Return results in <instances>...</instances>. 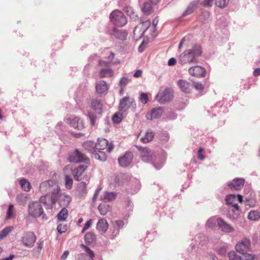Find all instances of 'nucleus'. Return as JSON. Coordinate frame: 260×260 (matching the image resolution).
I'll use <instances>...</instances> for the list:
<instances>
[{
	"label": "nucleus",
	"instance_id": "57",
	"mask_svg": "<svg viewBox=\"0 0 260 260\" xmlns=\"http://www.w3.org/2000/svg\"><path fill=\"white\" fill-rule=\"evenodd\" d=\"M204 151V149L202 148H200L199 149V151H198V158L199 159H201V160H203L205 158V156L204 155H203L202 153Z\"/></svg>",
	"mask_w": 260,
	"mask_h": 260
},
{
	"label": "nucleus",
	"instance_id": "41",
	"mask_svg": "<svg viewBox=\"0 0 260 260\" xmlns=\"http://www.w3.org/2000/svg\"><path fill=\"white\" fill-rule=\"evenodd\" d=\"M13 226H8L0 232V239L6 237L13 230Z\"/></svg>",
	"mask_w": 260,
	"mask_h": 260
},
{
	"label": "nucleus",
	"instance_id": "22",
	"mask_svg": "<svg viewBox=\"0 0 260 260\" xmlns=\"http://www.w3.org/2000/svg\"><path fill=\"white\" fill-rule=\"evenodd\" d=\"M86 185L87 183L83 181L81 182L78 184L76 190L80 197H83L87 193Z\"/></svg>",
	"mask_w": 260,
	"mask_h": 260
},
{
	"label": "nucleus",
	"instance_id": "29",
	"mask_svg": "<svg viewBox=\"0 0 260 260\" xmlns=\"http://www.w3.org/2000/svg\"><path fill=\"white\" fill-rule=\"evenodd\" d=\"M98 209L101 215H105L108 213V211H110V207L108 205L105 203L100 204L99 205Z\"/></svg>",
	"mask_w": 260,
	"mask_h": 260
},
{
	"label": "nucleus",
	"instance_id": "55",
	"mask_svg": "<svg viewBox=\"0 0 260 260\" xmlns=\"http://www.w3.org/2000/svg\"><path fill=\"white\" fill-rule=\"evenodd\" d=\"M213 0H204L202 2V4L206 7H210L212 6Z\"/></svg>",
	"mask_w": 260,
	"mask_h": 260
},
{
	"label": "nucleus",
	"instance_id": "64",
	"mask_svg": "<svg viewBox=\"0 0 260 260\" xmlns=\"http://www.w3.org/2000/svg\"><path fill=\"white\" fill-rule=\"evenodd\" d=\"M253 75L255 76H257L260 75V69L259 68L255 69L253 72Z\"/></svg>",
	"mask_w": 260,
	"mask_h": 260
},
{
	"label": "nucleus",
	"instance_id": "34",
	"mask_svg": "<svg viewBox=\"0 0 260 260\" xmlns=\"http://www.w3.org/2000/svg\"><path fill=\"white\" fill-rule=\"evenodd\" d=\"M153 10L152 5L148 2H146L144 4L142 11L145 15H149L152 13Z\"/></svg>",
	"mask_w": 260,
	"mask_h": 260
},
{
	"label": "nucleus",
	"instance_id": "45",
	"mask_svg": "<svg viewBox=\"0 0 260 260\" xmlns=\"http://www.w3.org/2000/svg\"><path fill=\"white\" fill-rule=\"evenodd\" d=\"M113 225H114V228L117 231L116 234L115 235V236H116L117 234H118L119 229L123 228V226L124 225V222L122 220H117L114 222Z\"/></svg>",
	"mask_w": 260,
	"mask_h": 260
},
{
	"label": "nucleus",
	"instance_id": "16",
	"mask_svg": "<svg viewBox=\"0 0 260 260\" xmlns=\"http://www.w3.org/2000/svg\"><path fill=\"white\" fill-rule=\"evenodd\" d=\"M132 159V153L131 152H127L123 156L118 159V162L121 166L125 167L131 163Z\"/></svg>",
	"mask_w": 260,
	"mask_h": 260
},
{
	"label": "nucleus",
	"instance_id": "13",
	"mask_svg": "<svg viewBox=\"0 0 260 260\" xmlns=\"http://www.w3.org/2000/svg\"><path fill=\"white\" fill-rule=\"evenodd\" d=\"M163 112L164 110L162 108H155L146 114V117L148 120H152L153 119L158 118L162 115Z\"/></svg>",
	"mask_w": 260,
	"mask_h": 260
},
{
	"label": "nucleus",
	"instance_id": "39",
	"mask_svg": "<svg viewBox=\"0 0 260 260\" xmlns=\"http://www.w3.org/2000/svg\"><path fill=\"white\" fill-rule=\"evenodd\" d=\"M248 218L251 220H257L260 218V213L257 211L252 210L249 213Z\"/></svg>",
	"mask_w": 260,
	"mask_h": 260
},
{
	"label": "nucleus",
	"instance_id": "52",
	"mask_svg": "<svg viewBox=\"0 0 260 260\" xmlns=\"http://www.w3.org/2000/svg\"><path fill=\"white\" fill-rule=\"evenodd\" d=\"M113 121L116 123H119L122 120V115L118 113H115L112 118Z\"/></svg>",
	"mask_w": 260,
	"mask_h": 260
},
{
	"label": "nucleus",
	"instance_id": "59",
	"mask_svg": "<svg viewBox=\"0 0 260 260\" xmlns=\"http://www.w3.org/2000/svg\"><path fill=\"white\" fill-rule=\"evenodd\" d=\"M176 60L175 58H171L169 61H168V64L169 66H174L176 64Z\"/></svg>",
	"mask_w": 260,
	"mask_h": 260
},
{
	"label": "nucleus",
	"instance_id": "56",
	"mask_svg": "<svg viewBox=\"0 0 260 260\" xmlns=\"http://www.w3.org/2000/svg\"><path fill=\"white\" fill-rule=\"evenodd\" d=\"M129 82V79L126 77H123L121 78L120 84L121 86H124L126 85Z\"/></svg>",
	"mask_w": 260,
	"mask_h": 260
},
{
	"label": "nucleus",
	"instance_id": "24",
	"mask_svg": "<svg viewBox=\"0 0 260 260\" xmlns=\"http://www.w3.org/2000/svg\"><path fill=\"white\" fill-rule=\"evenodd\" d=\"M95 88L96 92L101 94L108 90V86L106 82L100 81L96 84Z\"/></svg>",
	"mask_w": 260,
	"mask_h": 260
},
{
	"label": "nucleus",
	"instance_id": "32",
	"mask_svg": "<svg viewBox=\"0 0 260 260\" xmlns=\"http://www.w3.org/2000/svg\"><path fill=\"white\" fill-rule=\"evenodd\" d=\"M57 216L59 221H64L68 216V210L66 208H62Z\"/></svg>",
	"mask_w": 260,
	"mask_h": 260
},
{
	"label": "nucleus",
	"instance_id": "12",
	"mask_svg": "<svg viewBox=\"0 0 260 260\" xmlns=\"http://www.w3.org/2000/svg\"><path fill=\"white\" fill-rule=\"evenodd\" d=\"M189 74L194 77H202L205 76L206 71L204 68L196 66L188 69Z\"/></svg>",
	"mask_w": 260,
	"mask_h": 260
},
{
	"label": "nucleus",
	"instance_id": "7",
	"mask_svg": "<svg viewBox=\"0 0 260 260\" xmlns=\"http://www.w3.org/2000/svg\"><path fill=\"white\" fill-rule=\"evenodd\" d=\"M21 241L25 246L32 247L36 242V237L33 232H28L23 235Z\"/></svg>",
	"mask_w": 260,
	"mask_h": 260
},
{
	"label": "nucleus",
	"instance_id": "1",
	"mask_svg": "<svg viewBox=\"0 0 260 260\" xmlns=\"http://www.w3.org/2000/svg\"><path fill=\"white\" fill-rule=\"evenodd\" d=\"M202 49L200 45H196L191 49H188L182 53L179 56V62L181 64L198 62L197 58L201 56Z\"/></svg>",
	"mask_w": 260,
	"mask_h": 260
},
{
	"label": "nucleus",
	"instance_id": "3",
	"mask_svg": "<svg viewBox=\"0 0 260 260\" xmlns=\"http://www.w3.org/2000/svg\"><path fill=\"white\" fill-rule=\"evenodd\" d=\"M111 21L118 27H122L127 23L124 15L119 10L113 11L110 15Z\"/></svg>",
	"mask_w": 260,
	"mask_h": 260
},
{
	"label": "nucleus",
	"instance_id": "26",
	"mask_svg": "<svg viewBox=\"0 0 260 260\" xmlns=\"http://www.w3.org/2000/svg\"><path fill=\"white\" fill-rule=\"evenodd\" d=\"M99 75L101 78L111 77L113 76L114 72L109 68L102 69L100 71Z\"/></svg>",
	"mask_w": 260,
	"mask_h": 260
},
{
	"label": "nucleus",
	"instance_id": "10",
	"mask_svg": "<svg viewBox=\"0 0 260 260\" xmlns=\"http://www.w3.org/2000/svg\"><path fill=\"white\" fill-rule=\"evenodd\" d=\"M96 149L98 150H102L107 149V151L111 152L114 148L112 143L109 144L108 141L104 138L99 139L98 142L96 143Z\"/></svg>",
	"mask_w": 260,
	"mask_h": 260
},
{
	"label": "nucleus",
	"instance_id": "33",
	"mask_svg": "<svg viewBox=\"0 0 260 260\" xmlns=\"http://www.w3.org/2000/svg\"><path fill=\"white\" fill-rule=\"evenodd\" d=\"M240 210L239 207L238 209L233 208L230 209L229 211V215L230 217L233 219H237L240 215Z\"/></svg>",
	"mask_w": 260,
	"mask_h": 260
},
{
	"label": "nucleus",
	"instance_id": "4",
	"mask_svg": "<svg viewBox=\"0 0 260 260\" xmlns=\"http://www.w3.org/2000/svg\"><path fill=\"white\" fill-rule=\"evenodd\" d=\"M215 222L214 219H210L207 222V225L209 228L212 227V224ZM218 227L221 229V231L224 233H230L235 231V229L230 224L225 222L222 218H217L216 220Z\"/></svg>",
	"mask_w": 260,
	"mask_h": 260
},
{
	"label": "nucleus",
	"instance_id": "63",
	"mask_svg": "<svg viewBox=\"0 0 260 260\" xmlns=\"http://www.w3.org/2000/svg\"><path fill=\"white\" fill-rule=\"evenodd\" d=\"M69 252L68 251H67V250L65 251L61 256V259L66 260V259L67 258V257L69 255Z\"/></svg>",
	"mask_w": 260,
	"mask_h": 260
},
{
	"label": "nucleus",
	"instance_id": "31",
	"mask_svg": "<svg viewBox=\"0 0 260 260\" xmlns=\"http://www.w3.org/2000/svg\"><path fill=\"white\" fill-rule=\"evenodd\" d=\"M198 3L199 2L198 1H194L191 3L186 10L184 12L183 15L185 16L191 13L194 10L197 9Z\"/></svg>",
	"mask_w": 260,
	"mask_h": 260
},
{
	"label": "nucleus",
	"instance_id": "28",
	"mask_svg": "<svg viewBox=\"0 0 260 260\" xmlns=\"http://www.w3.org/2000/svg\"><path fill=\"white\" fill-rule=\"evenodd\" d=\"M19 183L21 188L25 191H29L31 188L30 182L25 178L21 179Z\"/></svg>",
	"mask_w": 260,
	"mask_h": 260
},
{
	"label": "nucleus",
	"instance_id": "23",
	"mask_svg": "<svg viewBox=\"0 0 260 260\" xmlns=\"http://www.w3.org/2000/svg\"><path fill=\"white\" fill-rule=\"evenodd\" d=\"M71 201V198L69 195L61 193L59 196V203L60 206L66 207Z\"/></svg>",
	"mask_w": 260,
	"mask_h": 260
},
{
	"label": "nucleus",
	"instance_id": "18",
	"mask_svg": "<svg viewBox=\"0 0 260 260\" xmlns=\"http://www.w3.org/2000/svg\"><path fill=\"white\" fill-rule=\"evenodd\" d=\"M108 227L109 224L105 218L99 219L96 224V229L101 233H105L107 231Z\"/></svg>",
	"mask_w": 260,
	"mask_h": 260
},
{
	"label": "nucleus",
	"instance_id": "14",
	"mask_svg": "<svg viewBox=\"0 0 260 260\" xmlns=\"http://www.w3.org/2000/svg\"><path fill=\"white\" fill-rule=\"evenodd\" d=\"M69 123L75 129L81 130L84 128V124L82 120L79 118L75 117L68 119Z\"/></svg>",
	"mask_w": 260,
	"mask_h": 260
},
{
	"label": "nucleus",
	"instance_id": "54",
	"mask_svg": "<svg viewBox=\"0 0 260 260\" xmlns=\"http://www.w3.org/2000/svg\"><path fill=\"white\" fill-rule=\"evenodd\" d=\"M92 222V219H90L85 223L84 226L82 230V233H84L87 230H88L90 227Z\"/></svg>",
	"mask_w": 260,
	"mask_h": 260
},
{
	"label": "nucleus",
	"instance_id": "35",
	"mask_svg": "<svg viewBox=\"0 0 260 260\" xmlns=\"http://www.w3.org/2000/svg\"><path fill=\"white\" fill-rule=\"evenodd\" d=\"M154 138V134L152 132H147L145 136L141 138V140L144 143H148L153 140Z\"/></svg>",
	"mask_w": 260,
	"mask_h": 260
},
{
	"label": "nucleus",
	"instance_id": "15",
	"mask_svg": "<svg viewBox=\"0 0 260 260\" xmlns=\"http://www.w3.org/2000/svg\"><path fill=\"white\" fill-rule=\"evenodd\" d=\"M133 99H131L128 96L124 97L120 101V110L122 111H127L131 107V106L133 104Z\"/></svg>",
	"mask_w": 260,
	"mask_h": 260
},
{
	"label": "nucleus",
	"instance_id": "37",
	"mask_svg": "<svg viewBox=\"0 0 260 260\" xmlns=\"http://www.w3.org/2000/svg\"><path fill=\"white\" fill-rule=\"evenodd\" d=\"M228 254L229 260H243L242 256L238 255L236 251L232 250Z\"/></svg>",
	"mask_w": 260,
	"mask_h": 260
},
{
	"label": "nucleus",
	"instance_id": "46",
	"mask_svg": "<svg viewBox=\"0 0 260 260\" xmlns=\"http://www.w3.org/2000/svg\"><path fill=\"white\" fill-rule=\"evenodd\" d=\"M115 35L116 37L118 38V39L123 40L125 39L127 36V33L125 31L120 30L116 31Z\"/></svg>",
	"mask_w": 260,
	"mask_h": 260
},
{
	"label": "nucleus",
	"instance_id": "2",
	"mask_svg": "<svg viewBox=\"0 0 260 260\" xmlns=\"http://www.w3.org/2000/svg\"><path fill=\"white\" fill-rule=\"evenodd\" d=\"M87 168V166L84 165H80L77 167H73L72 165H69L65 167L63 171L65 174L68 173L69 171H72L74 179L76 181L85 179L88 182L90 177L85 173Z\"/></svg>",
	"mask_w": 260,
	"mask_h": 260
},
{
	"label": "nucleus",
	"instance_id": "62",
	"mask_svg": "<svg viewBox=\"0 0 260 260\" xmlns=\"http://www.w3.org/2000/svg\"><path fill=\"white\" fill-rule=\"evenodd\" d=\"M109 62H106V61L102 60H100L99 61V64L101 67L108 66L109 65Z\"/></svg>",
	"mask_w": 260,
	"mask_h": 260
},
{
	"label": "nucleus",
	"instance_id": "19",
	"mask_svg": "<svg viewBox=\"0 0 260 260\" xmlns=\"http://www.w3.org/2000/svg\"><path fill=\"white\" fill-rule=\"evenodd\" d=\"M141 153V157L143 161H146L151 160V154L150 151L146 147H139L138 148Z\"/></svg>",
	"mask_w": 260,
	"mask_h": 260
},
{
	"label": "nucleus",
	"instance_id": "38",
	"mask_svg": "<svg viewBox=\"0 0 260 260\" xmlns=\"http://www.w3.org/2000/svg\"><path fill=\"white\" fill-rule=\"evenodd\" d=\"M115 194L113 192H105L101 196V199L105 201H111L114 200Z\"/></svg>",
	"mask_w": 260,
	"mask_h": 260
},
{
	"label": "nucleus",
	"instance_id": "21",
	"mask_svg": "<svg viewBox=\"0 0 260 260\" xmlns=\"http://www.w3.org/2000/svg\"><path fill=\"white\" fill-rule=\"evenodd\" d=\"M225 202L227 205H231L234 209H238L239 207L237 203V197L235 195L231 194L227 196L225 198Z\"/></svg>",
	"mask_w": 260,
	"mask_h": 260
},
{
	"label": "nucleus",
	"instance_id": "20",
	"mask_svg": "<svg viewBox=\"0 0 260 260\" xmlns=\"http://www.w3.org/2000/svg\"><path fill=\"white\" fill-rule=\"evenodd\" d=\"M91 108L97 113L100 114L102 112L103 104L100 100L92 99L91 102Z\"/></svg>",
	"mask_w": 260,
	"mask_h": 260
},
{
	"label": "nucleus",
	"instance_id": "49",
	"mask_svg": "<svg viewBox=\"0 0 260 260\" xmlns=\"http://www.w3.org/2000/svg\"><path fill=\"white\" fill-rule=\"evenodd\" d=\"M151 24L150 21L147 20L145 22H143L139 24V25H141V29L145 32L148 27L150 26Z\"/></svg>",
	"mask_w": 260,
	"mask_h": 260
},
{
	"label": "nucleus",
	"instance_id": "58",
	"mask_svg": "<svg viewBox=\"0 0 260 260\" xmlns=\"http://www.w3.org/2000/svg\"><path fill=\"white\" fill-rule=\"evenodd\" d=\"M193 86L197 90H202L204 88V86L200 83H195Z\"/></svg>",
	"mask_w": 260,
	"mask_h": 260
},
{
	"label": "nucleus",
	"instance_id": "40",
	"mask_svg": "<svg viewBox=\"0 0 260 260\" xmlns=\"http://www.w3.org/2000/svg\"><path fill=\"white\" fill-rule=\"evenodd\" d=\"M94 155L95 158L100 160L105 161L107 159L106 155L101 150H97Z\"/></svg>",
	"mask_w": 260,
	"mask_h": 260
},
{
	"label": "nucleus",
	"instance_id": "11",
	"mask_svg": "<svg viewBox=\"0 0 260 260\" xmlns=\"http://www.w3.org/2000/svg\"><path fill=\"white\" fill-rule=\"evenodd\" d=\"M244 183V179L236 178L234 179L232 182H229L228 186L231 190H240L243 188Z\"/></svg>",
	"mask_w": 260,
	"mask_h": 260
},
{
	"label": "nucleus",
	"instance_id": "25",
	"mask_svg": "<svg viewBox=\"0 0 260 260\" xmlns=\"http://www.w3.org/2000/svg\"><path fill=\"white\" fill-rule=\"evenodd\" d=\"M84 148L88 152H91L93 154L96 152V143L92 141L86 142L83 144Z\"/></svg>",
	"mask_w": 260,
	"mask_h": 260
},
{
	"label": "nucleus",
	"instance_id": "36",
	"mask_svg": "<svg viewBox=\"0 0 260 260\" xmlns=\"http://www.w3.org/2000/svg\"><path fill=\"white\" fill-rule=\"evenodd\" d=\"M84 239L86 243L90 244L95 241V235L92 232H88L85 234Z\"/></svg>",
	"mask_w": 260,
	"mask_h": 260
},
{
	"label": "nucleus",
	"instance_id": "6",
	"mask_svg": "<svg viewBox=\"0 0 260 260\" xmlns=\"http://www.w3.org/2000/svg\"><path fill=\"white\" fill-rule=\"evenodd\" d=\"M251 245L250 240L247 238L239 241L235 246V251L240 254L251 251Z\"/></svg>",
	"mask_w": 260,
	"mask_h": 260
},
{
	"label": "nucleus",
	"instance_id": "9",
	"mask_svg": "<svg viewBox=\"0 0 260 260\" xmlns=\"http://www.w3.org/2000/svg\"><path fill=\"white\" fill-rule=\"evenodd\" d=\"M69 160L71 162H75L76 163L80 162H84L86 164L89 162V159L86 157L85 155L81 153L78 150H76L73 154L70 156Z\"/></svg>",
	"mask_w": 260,
	"mask_h": 260
},
{
	"label": "nucleus",
	"instance_id": "50",
	"mask_svg": "<svg viewBox=\"0 0 260 260\" xmlns=\"http://www.w3.org/2000/svg\"><path fill=\"white\" fill-rule=\"evenodd\" d=\"M140 101L143 104H146L148 101V95L145 93H141L139 97Z\"/></svg>",
	"mask_w": 260,
	"mask_h": 260
},
{
	"label": "nucleus",
	"instance_id": "27",
	"mask_svg": "<svg viewBox=\"0 0 260 260\" xmlns=\"http://www.w3.org/2000/svg\"><path fill=\"white\" fill-rule=\"evenodd\" d=\"M54 183V181L50 180L43 182L40 185V189L41 191H46L53 185Z\"/></svg>",
	"mask_w": 260,
	"mask_h": 260
},
{
	"label": "nucleus",
	"instance_id": "60",
	"mask_svg": "<svg viewBox=\"0 0 260 260\" xmlns=\"http://www.w3.org/2000/svg\"><path fill=\"white\" fill-rule=\"evenodd\" d=\"M142 71L141 70H137L135 73L134 76L135 78H139L142 76Z\"/></svg>",
	"mask_w": 260,
	"mask_h": 260
},
{
	"label": "nucleus",
	"instance_id": "43",
	"mask_svg": "<svg viewBox=\"0 0 260 260\" xmlns=\"http://www.w3.org/2000/svg\"><path fill=\"white\" fill-rule=\"evenodd\" d=\"M241 255L243 256V260H255L257 257L255 254L249 253V252H246L245 253Z\"/></svg>",
	"mask_w": 260,
	"mask_h": 260
},
{
	"label": "nucleus",
	"instance_id": "44",
	"mask_svg": "<svg viewBox=\"0 0 260 260\" xmlns=\"http://www.w3.org/2000/svg\"><path fill=\"white\" fill-rule=\"evenodd\" d=\"M229 2V0H215V5L220 8H224L226 7Z\"/></svg>",
	"mask_w": 260,
	"mask_h": 260
},
{
	"label": "nucleus",
	"instance_id": "5",
	"mask_svg": "<svg viewBox=\"0 0 260 260\" xmlns=\"http://www.w3.org/2000/svg\"><path fill=\"white\" fill-rule=\"evenodd\" d=\"M28 212L29 216L37 218L43 214L44 210L40 202H34L29 204Z\"/></svg>",
	"mask_w": 260,
	"mask_h": 260
},
{
	"label": "nucleus",
	"instance_id": "48",
	"mask_svg": "<svg viewBox=\"0 0 260 260\" xmlns=\"http://www.w3.org/2000/svg\"><path fill=\"white\" fill-rule=\"evenodd\" d=\"M14 210V206L13 205H10L7 211L6 219H11L13 217L14 215L13 213Z\"/></svg>",
	"mask_w": 260,
	"mask_h": 260
},
{
	"label": "nucleus",
	"instance_id": "30",
	"mask_svg": "<svg viewBox=\"0 0 260 260\" xmlns=\"http://www.w3.org/2000/svg\"><path fill=\"white\" fill-rule=\"evenodd\" d=\"M144 32L141 29V25H138L136 26L134 30V36L136 40L141 38Z\"/></svg>",
	"mask_w": 260,
	"mask_h": 260
},
{
	"label": "nucleus",
	"instance_id": "51",
	"mask_svg": "<svg viewBox=\"0 0 260 260\" xmlns=\"http://www.w3.org/2000/svg\"><path fill=\"white\" fill-rule=\"evenodd\" d=\"M68 226L66 224H59L57 228L58 232L60 234L66 232Z\"/></svg>",
	"mask_w": 260,
	"mask_h": 260
},
{
	"label": "nucleus",
	"instance_id": "61",
	"mask_svg": "<svg viewBox=\"0 0 260 260\" xmlns=\"http://www.w3.org/2000/svg\"><path fill=\"white\" fill-rule=\"evenodd\" d=\"M43 242L42 241H39L37 243V249L39 251H41L43 247Z\"/></svg>",
	"mask_w": 260,
	"mask_h": 260
},
{
	"label": "nucleus",
	"instance_id": "47",
	"mask_svg": "<svg viewBox=\"0 0 260 260\" xmlns=\"http://www.w3.org/2000/svg\"><path fill=\"white\" fill-rule=\"evenodd\" d=\"M228 247L227 246H222L217 248V253L222 256L226 255L228 251Z\"/></svg>",
	"mask_w": 260,
	"mask_h": 260
},
{
	"label": "nucleus",
	"instance_id": "42",
	"mask_svg": "<svg viewBox=\"0 0 260 260\" xmlns=\"http://www.w3.org/2000/svg\"><path fill=\"white\" fill-rule=\"evenodd\" d=\"M65 185L67 188L71 189L72 187L73 181L72 177L68 174L65 176Z\"/></svg>",
	"mask_w": 260,
	"mask_h": 260
},
{
	"label": "nucleus",
	"instance_id": "8",
	"mask_svg": "<svg viewBox=\"0 0 260 260\" xmlns=\"http://www.w3.org/2000/svg\"><path fill=\"white\" fill-rule=\"evenodd\" d=\"M173 99V94L169 89H166L159 92L156 96V99L160 103L164 104L169 102Z\"/></svg>",
	"mask_w": 260,
	"mask_h": 260
},
{
	"label": "nucleus",
	"instance_id": "53",
	"mask_svg": "<svg viewBox=\"0 0 260 260\" xmlns=\"http://www.w3.org/2000/svg\"><path fill=\"white\" fill-rule=\"evenodd\" d=\"M82 246L84 248L85 251L91 258L94 257V253L93 251L91 250L88 247L86 246L83 244L82 245Z\"/></svg>",
	"mask_w": 260,
	"mask_h": 260
},
{
	"label": "nucleus",
	"instance_id": "17",
	"mask_svg": "<svg viewBox=\"0 0 260 260\" xmlns=\"http://www.w3.org/2000/svg\"><path fill=\"white\" fill-rule=\"evenodd\" d=\"M177 83L179 88L183 92L189 93L191 91L192 86L189 82L181 79L178 81Z\"/></svg>",
	"mask_w": 260,
	"mask_h": 260
}]
</instances>
